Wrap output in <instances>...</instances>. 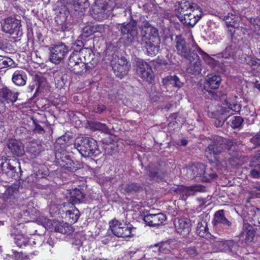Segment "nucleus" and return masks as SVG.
<instances>
[{
  "instance_id": "34",
  "label": "nucleus",
  "mask_w": 260,
  "mask_h": 260,
  "mask_svg": "<svg viewBox=\"0 0 260 260\" xmlns=\"http://www.w3.org/2000/svg\"><path fill=\"white\" fill-rule=\"evenodd\" d=\"M205 187L201 185H196L188 187H183L182 189V193L186 197L196 195L197 192H204Z\"/></svg>"
},
{
  "instance_id": "20",
  "label": "nucleus",
  "mask_w": 260,
  "mask_h": 260,
  "mask_svg": "<svg viewBox=\"0 0 260 260\" xmlns=\"http://www.w3.org/2000/svg\"><path fill=\"white\" fill-rule=\"evenodd\" d=\"M212 224L216 230L219 229L221 226L226 228L232 225V222L225 217L223 210H219L214 213Z\"/></svg>"
},
{
  "instance_id": "36",
  "label": "nucleus",
  "mask_w": 260,
  "mask_h": 260,
  "mask_svg": "<svg viewBox=\"0 0 260 260\" xmlns=\"http://www.w3.org/2000/svg\"><path fill=\"white\" fill-rule=\"evenodd\" d=\"M250 24V28L255 36H260V19L256 17H250L248 19Z\"/></svg>"
},
{
  "instance_id": "61",
  "label": "nucleus",
  "mask_w": 260,
  "mask_h": 260,
  "mask_svg": "<svg viewBox=\"0 0 260 260\" xmlns=\"http://www.w3.org/2000/svg\"><path fill=\"white\" fill-rule=\"evenodd\" d=\"M221 111L222 115H225L226 116L225 119H228L229 117L233 114V113L231 112V110L229 106L228 107H222Z\"/></svg>"
},
{
  "instance_id": "11",
  "label": "nucleus",
  "mask_w": 260,
  "mask_h": 260,
  "mask_svg": "<svg viewBox=\"0 0 260 260\" xmlns=\"http://www.w3.org/2000/svg\"><path fill=\"white\" fill-rule=\"evenodd\" d=\"M221 77L215 74H210L206 76L205 78V85L203 91L206 95H208V98L217 99L220 96V93L215 91L218 88L220 82Z\"/></svg>"
},
{
  "instance_id": "57",
  "label": "nucleus",
  "mask_w": 260,
  "mask_h": 260,
  "mask_svg": "<svg viewBox=\"0 0 260 260\" xmlns=\"http://www.w3.org/2000/svg\"><path fill=\"white\" fill-rule=\"evenodd\" d=\"M106 107L104 105H95L93 107V111L96 113H101L104 112Z\"/></svg>"
},
{
  "instance_id": "6",
  "label": "nucleus",
  "mask_w": 260,
  "mask_h": 260,
  "mask_svg": "<svg viewBox=\"0 0 260 260\" xmlns=\"http://www.w3.org/2000/svg\"><path fill=\"white\" fill-rule=\"evenodd\" d=\"M124 42L127 44L138 45L139 44L137 22L131 20L127 23L119 24L117 27Z\"/></svg>"
},
{
  "instance_id": "22",
  "label": "nucleus",
  "mask_w": 260,
  "mask_h": 260,
  "mask_svg": "<svg viewBox=\"0 0 260 260\" xmlns=\"http://www.w3.org/2000/svg\"><path fill=\"white\" fill-rule=\"evenodd\" d=\"M84 186H79L70 191V201L73 204H79L84 201L86 192Z\"/></svg>"
},
{
  "instance_id": "38",
  "label": "nucleus",
  "mask_w": 260,
  "mask_h": 260,
  "mask_svg": "<svg viewBox=\"0 0 260 260\" xmlns=\"http://www.w3.org/2000/svg\"><path fill=\"white\" fill-rule=\"evenodd\" d=\"M14 242L17 246L20 248H22L28 244L29 239L26 235L24 234L17 235L14 239Z\"/></svg>"
},
{
  "instance_id": "17",
  "label": "nucleus",
  "mask_w": 260,
  "mask_h": 260,
  "mask_svg": "<svg viewBox=\"0 0 260 260\" xmlns=\"http://www.w3.org/2000/svg\"><path fill=\"white\" fill-rule=\"evenodd\" d=\"M18 99V93L13 92L9 88L3 87L0 89V104L5 107L6 103H14Z\"/></svg>"
},
{
  "instance_id": "52",
  "label": "nucleus",
  "mask_w": 260,
  "mask_h": 260,
  "mask_svg": "<svg viewBox=\"0 0 260 260\" xmlns=\"http://www.w3.org/2000/svg\"><path fill=\"white\" fill-rule=\"evenodd\" d=\"M186 253L191 257H194L198 255L199 249L196 246H189L184 249Z\"/></svg>"
},
{
  "instance_id": "8",
  "label": "nucleus",
  "mask_w": 260,
  "mask_h": 260,
  "mask_svg": "<svg viewBox=\"0 0 260 260\" xmlns=\"http://www.w3.org/2000/svg\"><path fill=\"white\" fill-rule=\"evenodd\" d=\"M56 162L61 167L70 172H74L82 168V164L77 160H73L67 151H55Z\"/></svg>"
},
{
  "instance_id": "45",
  "label": "nucleus",
  "mask_w": 260,
  "mask_h": 260,
  "mask_svg": "<svg viewBox=\"0 0 260 260\" xmlns=\"http://www.w3.org/2000/svg\"><path fill=\"white\" fill-rule=\"evenodd\" d=\"M83 40H77L75 42L71 44V49L73 50L72 52L81 53L83 50L85 48V44L84 43Z\"/></svg>"
},
{
  "instance_id": "26",
  "label": "nucleus",
  "mask_w": 260,
  "mask_h": 260,
  "mask_svg": "<svg viewBox=\"0 0 260 260\" xmlns=\"http://www.w3.org/2000/svg\"><path fill=\"white\" fill-rule=\"evenodd\" d=\"M12 153L17 156H22L24 154V147L22 143L16 140H11L7 144Z\"/></svg>"
},
{
  "instance_id": "37",
  "label": "nucleus",
  "mask_w": 260,
  "mask_h": 260,
  "mask_svg": "<svg viewBox=\"0 0 260 260\" xmlns=\"http://www.w3.org/2000/svg\"><path fill=\"white\" fill-rule=\"evenodd\" d=\"M243 122V118L239 116H234L228 121L229 125L234 129H240L242 127Z\"/></svg>"
},
{
  "instance_id": "49",
  "label": "nucleus",
  "mask_w": 260,
  "mask_h": 260,
  "mask_svg": "<svg viewBox=\"0 0 260 260\" xmlns=\"http://www.w3.org/2000/svg\"><path fill=\"white\" fill-rule=\"evenodd\" d=\"M73 6L76 11L87 8L89 6L88 0H73Z\"/></svg>"
},
{
  "instance_id": "31",
  "label": "nucleus",
  "mask_w": 260,
  "mask_h": 260,
  "mask_svg": "<svg viewBox=\"0 0 260 260\" xmlns=\"http://www.w3.org/2000/svg\"><path fill=\"white\" fill-rule=\"evenodd\" d=\"M220 246L221 250L224 252L234 253L238 249L239 244L233 240H228L221 241Z\"/></svg>"
},
{
  "instance_id": "28",
  "label": "nucleus",
  "mask_w": 260,
  "mask_h": 260,
  "mask_svg": "<svg viewBox=\"0 0 260 260\" xmlns=\"http://www.w3.org/2000/svg\"><path fill=\"white\" fill-rule=\"evenodd\" d=\"M121 189L125 194H133L142 191L143 187L140 184L131 182L125 185L123 184L121 187Z\"/></svg>"
},
{
  "instance_id": "25",
  "label": "nucleus",
  "mask_w": 260,
  "mask_h": 260,
  "mask_svg": "<svg viewBox=\"0 0 260 260\" xmlns=\"http://www.w3.org/2000/svg\"><path fill=\"white\" fill-rule=\"evenodd\" d=\"M72 66L67 67V69L73 74L79 76H83L86 74L93 68V66H87L84 62H80L76 66H75V64Z\"/></svg>"
},
{
  "instance_id": "4",
  "label": "nucleus",
  "mask_w": 260,
  "mask_h": 260,
  "mask_svg": "<svg viewBox=\"0 0 260 260\" xmlns=\"http://www.w3.org/2000/svg\"><path fill=\"white\" fill-rule=\"evenodd\" d=\"M186 177L198 182H211L217 178L216 172L211 167L198 163L184 170Z\"/></svg>"
},
{
  "instance_id": "55",
  "label": "nucleus",
  "mask_w": 260,
  "mask_h": 260,
  "mask_svg": "<svg viewBox=\"0 0 260 260\" xmlns=\"http://www.w3.org/2000/svg\"><path fill=\"white\" fill-rule=\"evenodd\" d=\"M70 228L68 226L64 227L61 224L56 225L55 227V231L62 234H67L70 232Z\"/></svg>"
},
{
  "instance_id": "63",
  "label": "nucleus",
  "mask_w": 260,
  "mask_h": 260,
  "mask_svg": "<svg viewBox=\"0 0 260 260\" xmlns=\"http://www.w3.org/2000/svg\"><path fill=\"white\" fill-rule=\"evenodd\" d=\"M165 245H168L167 242L157 243L154 245V247H158V250L159 251H162L166 248V247L164 248Z\"/></svg>"
},
{
  "instance_id": "62",
  "label": "nucleus",
  "mask_w": 260,
  "mask_h": 260,
  "mask_svg": "<svg viewBox=\"0 0 260 260\" xmlns=\"http://www.w3.org/2000/svg\"><path fill=\"white\" fill-rule=\"evenodd\" d=\"M253 224L255 226H260V213H255L253 216Z\"/></svg>"
},
{
  "instance_id": "1",
  "label": "nucleus",
  "mask_w": 260,
  "mask_h": 260,
  "mask_svg": "<svg viewBox=\"0 0 260 260\" xmlns=\"http://www.w3.org/2000/svg\"><path fill=\"white\" fill-rule=\"evenodd\" d=\"M160 39L158 29L149 25H144L142 28V37L139 44L145 54L153 56L159 52Z\"/></svg>"
},
{
  "instance_id": "21",
  "label": "nucleus",
  "mask_w": 260,
  "mask_h": 260,
  "mask_svg": "<svg viewBox=\"0 0 260 260\" xmlns=\"http://www.w3.org/2000/svg\"><path fill=\"white\" fill-rule=\"evenodd\" d=\"M18 188L16 186H10L7 189L8 194L10 196L7 197L2 205L4 208L13 209L15 208L17 200L14 197V194L17 193Z\"/></svg>"
},
{
  "instance_id": "14",
  "label": "nucleus",
  "mask_w": 260,
  "mask_h": 260,
  "mask_svg": "<svg viewBox=\"0 0 260 260\" xmlns=\"http://www.w3.org/2000/svg\"><path fill=\"white\" fill-rule=\"evenodd\" d=\"M109 226L112 234L117 237H132L133 226L129 223L121 222L114 219L109 222Z\"/></svg>"
},
{
  "instance_id": "7",
  "label": "nucleus",
  "mask_w": 260,
  "mask_h": 260,
  "mask_svg": "<svg viewBox=\"0 0 260 260\" xmlns=\"http://www.w3.org/2000/svg\"><path fill=\"white\" fill-rule=\"evenodd\" d=\"M145 171L149 182H159L164 180L167 176L166 163L162 160L149 164L145 167Z\"/></svg>"
},
{
  "instance_id": "51",
  "label": "nucleus",
  "mask_w": 260,
  "mask_h": 260,
  "mask_svg": "<svg viewBox=\"0 0 260 260\" xmlns=\"http://www.w3.org/2000/svg\"><path fill=\"white\" fill-rule=\"evenodd\" d=\"M93 34L91 25H88L83 27L82 33L80 35V37L82 40H84Z\"/></svg>"
},
{
  "instance_id": "58",
  "label": "nucleus",
  "mask_w": 260,
  "mask_h": 260,
  "mask_svg": "<svg viewBox=\"0 0 260 260\" xmlns=\"http://www.w3.org/2000/svg\"><path fill=\"white\" fill-rule=\"evenodd\" d=\"M251 142L253 143L256 147H260V132L257 133L251 139Z\"/></svg>"
},
{
  "instance_id": "54",
  "label": "nucleus",
  "mask_w": 260,
  "mask_h": 260,
  "mask_svg": "<svg viewBox=\"0 0 260 260\" xmlns=\"http://www.w3.org/2000/svg\"><path fill=\"white\" fill-rule=\"evenodd\" d=\"M91 27L93 34L96 32L103 34L105 31V27L103 24H92Z\"/></svg>"
},
{
  "instance_id": "12",
  "label": "nucleus",
  "mask_w": 260,
  "mask_h": 260,
  "mask_svg": "<svg viewBox=\"0 0 260 260\" xmlns=\"http://www.w3.org/2000/svg\"><path fill=\"white\" fill-rule=\"evenodd\" d=\"M111 66L115 76L120 79L126 75L131 68V64L125 57L115 54L112 55Z\"/></svg>"
},
{
  "instance_id": "46",
  "label": "nucleus",
  "mask_w": 260,
  "mask_h": 260,
  "mask_svg": "<svg viewBox=\"0 0 260 260\" xmlns=\"http://www.w3.org/2000/svg\"><path fill=\"white\" fill-rule=\"evenodd\" d=\"M33 203L32 202H29L26 207V209H23L21 212L19 213L22 216H28L30 215H34L37 212V209L33 206Z\"/></svg>"
},
{
  "instance_id": "15",
  "label": "nucleus",
  "mask_w": 260,
  "mask_h": 260,
  "mask_svg": "<svg viewBox=\"0 0 260 260\" xmlns=\"http://www.w3.org/2000/svg\"><path fill=\"white\" fill-rule=\"evenodd\" d=\"M195 50L202 56L203 59L209 64L217 67L220 69L221 72H226L228 71V68L231 67L233 63V59L232 60L225 59L221 58V60H217L211 57L209 54L204 52L199 46L196 45Z\"/></svg>"
},
{
  "instance_id": "53",
  "label": "nucleus",
  "mask_w": 260,
  "mask_h": 260,
  "mask_svg": "<svg viewBox=\"0 0 260 260\" xmlns=\"http://www.w3.org/2000/svg\"><path fill=\"white\" fill-rule=\"evenodd\" d=\"M250 165L251 167L260 168V153L255 154L252 157Z\"/></svg>"
},
{
  "instance_id": "10",
  "label": "nucleus",
  "mask_w": 260,
  "mask_h": 260,
  "mask_svg": "<svg viewBox=\"0 0 260 260\" xmlns=\"http://www.w3.org/2000/svg\"><path fill=\"white\" fill-rule=\"evenodd\" d=\"M2 175H6L7 181L18 180L21 175L19 162L17 160H9L2 162L0 166Z\"/></svg>"
},
{
  "instance_id": "44",
  "label": "nucleus",
  "mask_w": 260,
  "mask_h": 260,
  "mask_svg": "<svg viewBox=\"0 0 260 260\" xmlns=\"http://www.w3.org/2000/svg\"><path fill=\"white\" fill-rule=\"evenodd\" d=\"M14 61L10 57L0 55V69L7 67H13Z\"/></svg>"
},
{
  "instance_id": "5",
  "label": "nucleus",
  "mask_w": 260,
  "mask_h": 260,
  "mask_svg": "<svg viewBox=\"0 0 260 260\" xmlns=\"http://www.w3.org/2000/svg\"><path fill=\"white\" fill-rule=\"evenodd\" d=\"M74 146L83 157H96L101 153L98 142L93 138L81 137L75 139Z\"/></svg>"
},
{
  "instance_id": "59",
  "label": "nucleus",
  "mask_w": 260,
  "mask_h": 260,
  "mask_svg": "<svg viewBox=\"0 0 260 260\" xmlns=\"http://www.w3.org/2000/svg\"><path fill=\"white\" fill-rule=\"evenodd\" d=\"M229 107L231 111L235 112H239L241 109V105L236 103V104H229Z\"/></svg>"
},
{
  "instance_id": "3",
  "label": "nucleus",
  "mask_w": 260,
  "mask_h": 260,
  "mask_svg": "<svg viewBox=\"0 0 260 260\" xmlns=\"http://www.w3.org/2000/svg\"><path fill=\"white\" fill-rule=\"evenodd\" d=\"M178 18L186 25L193 27L203 15L202 8L197 4L187 1H182L179 4Z\"/></svg>"
},
{
  "instance_id": "42",
  "label": "nucleus",
  "mask_w": 260,
  "mask_h": 260,
  "mask_svg": "<svg viewBox=\"0 0 260 260\" xmlns=\"http://www.w3.org/2000/svg\"><path fill=\"white\" fill-rule=\"evenodd\" d=\"M151 68L148 63L142 59H138L137 63V73L138 75Z\"/></svg>"
},
{
  "instance_id": "47",
  "label": "nucleus",
  "mask_w": 260,
  "mask_h": 260,
  "mask_svg": "<svg viewBox=\"0 0 260 260\" xmlns=\"http://www.w3.org/2000/svg\"><path fill=\"white\" fill-rule=\"evenodd\" d=\"M246 230L244 233H245V242L249 243L251 242L253 240L255 235V232L253 230V228L249 224L245 225Z\"/></svg>"
},
{
  "instance_id": "43",
  "label": "nucleus",
  "mask_w": 260,
  "mask_h": 260,
  "mask_svg": "<svg viewBox=\"0 0 260 260\" xmlns=\"http://www.w3.org/2000/svg\"><path fill=\"white\" fill-rule=\"evenodd\" d=\"M246 63L250 66L252 70L254 71L260 63V59L254 56H248L245 58Z\"/></svg>"
},
{
  "instance_id": "50",
  "label": "nucleus",
  "mask_w": 260,
  "mask_h": 260,
  "mask_svg": "<svg viewBox=\"0 0 260 260\" xmlns=\"http://www.w3.org/2000/svg\"><path fill=\"white\" fill-rule=\"evenodd\" d=\"M81 59H83L80 53L72 52L69 57L67 67L72 66V65H73L74 63H75V61H79Z\"/></svg>"
},
{
  "instance_id": "24",
  "label": "nucleus",
  "mask_w": 260,
  "mask_h": 260,
  "mask_svg": "<svg viewBox=\"0 0 260 260\" xmlns=\"http://www.w3.org/2000/svg\"><path fill=\"white\" fill-rule=\"evenodd\" d=\"M175 228L178 233L185 236L191 231L190 221L188 219H179L175 223Z\"/></svg>"
},
{
  "instance_id": "27",
  "label": "nucleus",
  "mask_w": 260,
  "mask_h": 260,
  "mask_svg": "<svg viewBox=\"0 0 260 260\" xmlns=\"http://www.w3.org/2000/svg\"><path fill=\"white\" fill-rule=\"evenodd\" d=\"M42 151L41 144L35 141L29 142L26 146V152L30 155L31 158L37 157Z\"/></svg>"
},
{
  "instance_id": "39",
  "label": "nucleus",
  "mask_w": 260,
  "mask_h": 260,
  "mask_svg": "<svg viewBox=\"0 0 260 260\" xmlns=\"http://www.w3.org/2000/svg\"><path fill=\"white\" fill-rule=\"evenodd\" d=\"M223 19L226 24L228 29L229 27H234L238 24L237 22L238 17L232 13H228L227 15L224 17Z\"/></svg>"
},
{
  "instance_id": "23",
  "label": "nucleus",
  "mask_w": 260,
  "mask_h": 260,
  "mask_svg": "<svg viewBox=\"0 0 260 260\" xmlns=\"http://www.w3.org/2000/svg\"><path fill=\"white\" fill-rule=\"evenodd\" d=\"M80 54L83 62L87 66H93V68L97 64L98 62V58H95V54L93 53L91 48L89 47L84 48Z\"/></svg>"
},
{
  "instance_id": "13",
  "label": "nucleus",
  "mask_w": 260,
  "mask_h": 260,
  "mask_svg": "<svg viewBox=\"0 0 260 260\" xmlns=\"http://www.w3.org/2000/svg\"><path fill=\"white\" fill-rule=\"evenodd\" d=\"M2 30L14 38L20 37L22 34L21 21L14 17H8L1 23Z\"/></svg>"
},
{
  "instance_id": "33",
  "label": "nucleus",
  "mask_w": 260,
  "mask_h": 260,
  "mask_svg": "<svg viewBox=\"0 0 260 260\" xmlns=\"http://www.w3.org/2000/svg\"><path fill=\"white\" fill-rule=\"evenodd\" d=\"M196 60L193 63H189L186 69V71L189 74L198 75L201 73L203 66L198 55Z\"/></svg>"
},
{
  "instance_id": "60",
  "label": "nucleus",
  "mask_w": 260,
  "mask_h": 260,
  "mask_svg": "<svg viewBox=\"0 0 260 260\" xmlns=\"http://www.w3.org/2000/svg\"><path fill=\"white\" fill-rule=\"evenodd\" d=\"M98 129L101 131L102 132L108 134L110 133V129L104 123H99L97 124Z\"/></svg>"
},
{
  "instance_id": "48",
  "label": "nucleus",
  "mask_w": 260,
  "mask_h": 260,
  "mask_svg": "<svg viewBox=\"0 0 260 260\" xmlns=\"http://www.w3.org/2000/svg\"><path fill=\"white\" fill-rule=\"evenodd\" d=\"M139 76L149 83H151L154 79V74L151 68L148 69L146 72L141 73Z\"/></svg>"
},
{
  "instance_id": "40",
  "label": "nucleus",
  "mask_w": 260,
  "mask_h": 260,
  "mask_svg": "<svg viewBox=\"0 0 260 260\" xmlns=\"http://www.w3.org/2000/svg\"><path fill=\"white\" fill-rule=\"evenodd\" d=\"M233 52L232 47L230 45L227 46L222 53L214 55V56L218 58L232 60V56L233 54Z\"/></svg>"
},
{
  "instance_id": "35",
  "label": "nucleus",
  "mask_w": 260,
  "mask_h": 260,
  "mask_svg": "<svg viewBox=\"0 0 260 260\" xmlns=\"http://www.w3.org/2000/svg\"><path fill=\"white\" fill-rule=\"evenodd\" d=\"M26 76L23 71H16L12 76V80L13 82L17 86H22L26 84Z\"/></svg>"
},
{
  "instance_id": "32",
  "label": "nucleus",
  "mask_w": 260,
  "mask_h": 260,
  "mask_svg": "<svg viewBox=\"0 0 260 260\" xmlns=\"http://www.w3.org/2000/svg\"><path fill=\"white\" fill-rule=\"evenodd\" d=\"M196 233L201 237H209L210 234L209 232L208 222L206 220L202 219L198 222L196 227Z\"/></svg>"
},
{
  "instance_id": "2",
  "label": "nucleus",
  "mask_w": 260,
  "mask_h": 260,
  "mask_svg": "<svg viewBox=\"0 0 260 260\" xmlns=\"http://www.w3.org/2000/svg\"><path fill=\"white\" fill-rule=\"evenodd\" d=\"M234 142L227 140L219 136H215L211 143L205 149V155L212 163L218 164L225 161V159L221 156L228 150H230L233 145Z\"/></svg>"
},
{
  "instance_id": "29",
  "label": "nucleus",
  "mask_w": 260,
  "mask_h": 260,
  "mask_svg": "<svg viewBox=\"0 0 260 260\" xmlns=\"http://www.w3.org/2000/svg\"><path fill=\"white\" fill-rule=\"evenodd\" d=\"M72 137L69 135H64L58 138L55 142L56 150H59L60 151H66L67 147L71 144Z\"/></svg>"
},
{
  "instance_id": "30",
  "label": "nucleus",
  "mask_w": 260,
  "mask_h": 260,
  "mask_svg": "<svg viewBox=\"0 0 260 260\" xmlns=\"http://www.w3.org/2000/svg\"><path fill=\"white\" fill-rule=\"evenodd\" d=\"M162 83L164 85H172L174 87L180 88L182 87L184 83L176 75L168 76L162 79Z\"/></svg>"
},
{
  "instance_id": "64",
  "label": "nucleus",
  "mask_w": 260,
  "mask_h": 260,
  "mask_svg": "<svg viewBox=\"0 0 260 260\" xmlns=\"http://www.w3.org/2000/svg\"><path fill=\"white\" fill-rule=\"evenodd\" d=\"M35 131L39 133L42 134L44 132V128L40 124H36L35 127Z\"/></svg>"
},
{
  "instance_id": "56",
  "label": "nucleus",
  "mask_w": 260,
  "mask_h": 260,
  "mask_svg": "<svg viewBox=\"0 0 260 260\" xmlns=\"http://www.w3.org/2000/svg\"><path fill=\"white\" fill-rule=\"evenodd\" d=\"M250 175L253 178H260V168H253L251 167V169L250 171Z\"/></svg>"
},
{
  "instance_id": "19",
  "label": "nucleus",
  "mask_w": 260,
  "mask_h": 260,
  "mask_svg": "<svg viewBox=\"0 0 260 260\" xmlns=\"http://www.w3.org/2000/svg\"><path fill=\"white\" fill-rule=\"evenodd\" d=\"M228 31L232 41L236 44L242 40L244 36L247 32L248 28L239 26L238 24L234 27H229Z\"/></svg>"
},
{
  "instance_id": "41",
  "label": "nucleus",
  "mask_w": 260,
  "mask_h": 260,
  "mask_svg": "<svg viewBox=\"0 0 260 260\" xmlns=\"http://www.w3.org/2000/svg\"><path fill=\"white\" fill-rule=\"evenodd\" d=\"M66 216L69 218L71 223H75L79 219L80 212L77 208H75L72 210H68L66 212Z\"/></svg>"
},
{
  "instance_id": "18",
  "label": "nucleus",
  "mask_w": 260,
  "mask_h": 260,
  "mask_svg": "<svg viewBox=\"0 0 260 260\" xmlns=\"http://www.w3.org/2000/svg\"><path fill=\"white\" fill-rule=\"evenodd\" d=\"M143 220L150 226H158L166 220V216L162 213L152 214L148 213L144 215Z\"/></svg>"
},
{
  "instance_id": "9",
  "label": "nucleus",
  "mask_w": 260,
  "mask_h": 260,
  "mask_svg": "<svg viewBox=\"0 0 260 260\" xmlns=\"http://www.w3.org/2000/svg\"><path fill=\"white\" fill-rule=\"evenodd\" d=\"M174 43L177 53L179 55L190 61L196 60L198 57V54L194 50H191L189 44L181 35H177L175 37Z\"/></svg>"
},
{
  "instance_id": "16",
  "label": "nucleus",
  "mask_w": 260,
  "mask_h": 260,
  "mask_svg": "<svg viewBox=\"0 0 260 260\" xmlns=\"http://www.w3.org/2000/svg\"><path fill=\"white\" fill-rule=\"evenodd\" d=\"M68 51V47L63 43L55 45L50 49L49 59L53 63H58L63 59Z\"/></svg>"
}]
</instances>
